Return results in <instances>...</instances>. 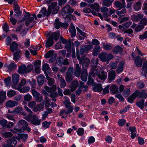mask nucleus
<instances>
[{
	"label": "nucleus",
	"instance_id": "obj_1",
	"mask_svg": "<svg viewBox=\"0 0 147 147\" xmlns=\"http://www.w3.org/2000/svg\"><path fill=\"white\" fill-rule=\"evenodd\" d=\"M48 35L50 36L46 42L47 48L49 47L52 45L53 43V38L55 40H57L59 38V33L57 31L56 32L52 33L49 32Z\"/></svg>",
	"mask_w": 147,
	"mask_h": 147
},
{
	"label": "nucleus",
	"instance_id": "obj_2",
	"mask_svg": "<svg viewBox=\"0 0 147 147\" xmlns=\"http://www.w3.org/2000/svg\"><path fill=\"white\" fill-rule=\"evenodd\" d=\"M59 7L57 6V2L51 3L48 6L47 16L48 17L51 13L53 15L57 13L59 11Z\"/></svg>",
	"mask_w": 147,
	"mask_h": 147
},
{
	"label": "nucleus",
	"instance_id": "obj_3",
	"mask_svg": "<svg viewBox=\"0 0 147 147\" xmlns=\"http://www.w3.org/2000/svg\"><path fill=\"white\" fill-rule=\"evenodd\" d=\"M33 68L32 65H28L27 67L24 65H22L19 67L18 72L20 74H27L30 72Z\"/></svg>",
	"mask_w": 147,
	"mask_h": 147
},
{
	"label": "nucleus",
	"instance_id": "obj_4",
	"mask_svg": "<svg viewBox=\"0 0 147 147\" xmlns=\"http://www.w3.org/2000/svg\"><path fill=\"white\" fill-rule=\"evenodd\" d=\"M74 68L72 67H70L67 69L66 73L65 79L66 82L68 83L73 80V74Z\"/></svg>",
	"mask_w": 147,
	"mask_h": 147
},
{
	"label": "nucleus",
	"instance_id": "obj_5",
	"mask_svg": "<svg viewBox=\"0 0 147 147\" xmlns=\"http://www.w3.org/2000/svg\"><path fill=\"white\" fill-rule=\"evenodd\" d=\"M7 144H5L3 147H14L17 143V141L15 138L12 137L7 140Z\"/></svg>",
	"mask_w": 147,
	"mask_h": 147
},
{
	"label": "nucleus",
	"instance_id": "obj_6",
	"mask_svg": "<svg viewBox=\"0 0 147 147\" xmlns=\"http://www.w3.org/2000/svg\"><path fill=\"white\" fill-rule=\"evenodd\" d=\"M18 124L22 129L23 131L27 130L28 132L30 131V129L28 127V123L25 121L21 120L19 121Z\"/></svg>",
	"mask_w": 147,
	"mask_h": 147
},
{
	"label": "nucleus",
	"instance_id": "obj_7",
	"mask_svg": "<svg viewBox=\"0 0 147 147\" xmlns=\"http://www.w3.org/2000/svg\"><path fill=\"white\" fill-rule=\"evenodd\" d=\"M90 60L87 57H82L79 61V63L82 65V69H86L90 63Z\"/></svg>",
	"mask_w": 147,
	"mask_h": 147
},
{
	"label": "nucleus",
	"instance_id": "obj_8",
	"mask_svg": "<svg viewBox=\"0 0 147 147\" xmlns=\"http://www.w3.org/2000/svg\"><path fill=\"white\" fill-rule=\"evenodd\" d=\"M31 119H30V121L32 124L38 125L40 124L41 120L39 119L38 117L35 115L31 116Z\"/></svg>",
	"mask_w": 147,
	"mask_h": 147
},
{
	"label": "nucleus",
	"instance_id": "obj_9",
	"mask_svg": "<svg viewBox=\"0 0 147 147\" xmlns=\"http://www.w3.org/2000/svg\"><path fill=\"white\" fill-rule=\"evenodd\" d=\"M74 11V9L72 8L70 6L67 5L64 7L62 9V14L65 15L68 13H71Z\"/></svg>",
	"mask_w": 147,
	"mask_h": 147
},
{
	"label": "nucleus",
	"instance_id": "obj_10",
	"mask_svg": "<svg viewBox=\"0 0 147 147\" xmlns=\"http://www.w3.org/2000/svg\"><path fill=\"white\" fill-rule=\"evenodd\" d=\"M91 67L90 72L89 73V74L92 76V77H95L96 76H98L99 74L98 69L95 65L93 66H91Z\"/></svg>",
	"mask_w": 147,
	"mask_h": 147
},
{
	"label": "nucleus",
	"instance_id": "obj_11",
	"mask_svg": "<svg viewBox=\"0 0 147 147\" xmlns=\"http://www.w3.org/2000/svg\"><path fill=\"white\" fill-rule=\"evenodd\" d=\"M25 24L26 26H30V28H32L34 24V18L32 17H27L25 19Z\"/></svg>",
	"mask_w": 147,
	"mask_h": 147
},
{
	"label": "nucleus",
	"instance_id": "obj_12",
	"mask_svg": "<svg viewBox=\"0 0 147 147\" xmlns=\"http://www.w3.org/2000/svg\"><path fill=\"white\" fill-rule=\"evenodd\" d=\"M88 74L86 69H82L80 76L81 80L84 82H86L87 80Z\"/></svg>",
	"mask_w": 147,
	"mask_h": 147
},
{
	"label": "nucleus",
	"instance_id": "obj_13",
	"mask_svg": "<svg viewBox=\"0 0 147 147\" xmlns=\"http://www.w3.org/2000/svg\"><path fill=\"white\" fill-rule=\"evenodd\" d=\"M74 67V75L76 77H79L81 74V68L78 64H76L75 65Z\"/></svg>",
	"mask_w": 147,
	"mask_h": 147
},
{
	"label": "nucleus",
	"instance_id": "obj_14",
	"mask_svg": "<svg viewBox=\"0 0 147 147\" xmlns=\"http://www.w3.org/2000/svg\"><path fill=\"white\" fill-rule=\"evenodd\" d=\"M140 93L138 90H136L135 92L131 95L129 97L128 101L129 102L131 103L138 96Z\"/></svg>",
	"mask_w": 147,
	"mask_h": 147
},
{
	"label": "nucleus",
	"instance_id": "obj_15",
	"mask_svg": "<svg viewBox=\"0 0 147 147\" xmlns=\"http://www.w3.org/2000/svg\"><path fill=\"white\" fill-rule=\"evenodd\" d=\"M121 1L122 3L118 1H115L114 3L115 6L119 8L120 9L123 8H125L126 6L125 0H121Z\"/></svg>",
	"mask_w": 147,
	"mask_h": 147
},
{
	"label": "nucleus",
	"instance_id": "obj_16",
	"mask_svg": "<svg viewBox=\"0 0 147 147\" xmlns=\"http://www.w3.org/2000/svg\"><path fill=\"white\" fill-rule=\"evenodd\" d=\"M69 32L71 33V36L72 38L76 36V31L75 28L73 24L71 23L69 26Z\"/></svg>",
	"mask_w": 147,
	"mask_h": 147
},
{
	"label": "nucleus",
	"instance_id": "obj_17",
	"mask_svg": "<svg viewBox=\"0 0 147 147\" xmlns=\"http://www.w3.org/2000/svg\"><path fill=\"white\" fill-rule=\"evenodd\" d=\"M24 107L25 109V110L29 113L28 115L26 117H24V118L27 121H29L30 120V117L32 115V111L27 106H25Z\"/></svg>",
	"mask_w": 147,
	"mask_h": 147
},
{
	"label": "nucleus",
	"instance_id": "obj_18",
	"mask_svg": "<svg viewBox=\"0 0 147 147\" xmlns=\"http://www.w3.org/2000/svg\"><path fill=\"white\" fill-rule=\"evenodd\" d=\"M22 51L19 49L17 50L13 54V59L16 61L19 60L22 56Z\"/></svg>",
	"mask_w": 147,
	"mask_h": 147
},
{
	"label": "nucleus",
	"instance_id": "obj_19",
	"mask_svg": "<svg viewBox=\"0 0 147 147\" xmlns=\"http://www.w3.org/2000/svg\"><path fill=\"white\" fill-rule=\"evenodd\" d=\"M144 15L141 14H139L137 15H133L131 16V19L134 22H138L143 18Z\"/></svg>",
	"mask_w": 147,
	"mask_h": 147
},
{
	"label": "nucleus",
	"instance_id": "obj_20",
	"mask_svg": "<svg viewBox=\"0 0 147 147\" xmlns=\"http://www.w3.org/2000/svg\"><path fill=\"white\" fill-rule=\"evenodd\" d=\"M78 85V81L76 80H74L69 86V88H71L70 91L71 92L74 91L76 89Z\"/></svg>",
	"mask_w": 147,
	"mask_h": 147
},
{
	"label": "nucleus",
	"instance_id": "obj_21",
	"mask_svg": "<svg viewBox=\"0 0 147 147\" xmlns=\"http://www.w3.org/2000/svg\"><path fill=\"white\" fill-rule=\"evenodd\" d=\"M18 104V102L9 100L7 101L6 103V106L7 107H13L17 106Z\"/></svg>",
	"mask_w": 147,
	"mask_h": 147
},
{
	"label": "nucleus",
	"instance_id": "obj_22",
	"mask_svg": "<svg viewBox=\"0 0 147 147\" xmlns=\"http://www.w3.org/2000/svg\"><path fill=\"white\" fill-rule=\"evenodd\" d=\"M110 90L111 94H115L119 92L118 87L114 84H113L111 86Z\"/></svg>",
	"mask_w": 147,
	"mask_h": 147
},
{
	"label": "nucleus",
	"instance_id": "obj_23",
	"mask_svg": "<svg viewBox=\"0 0 147 147\" xmlns=\"http://www.w3.org/2000/svg\"><path fill=\"white\" fill-rule=\"evenodd\" d=\"M135 64L136 67H141L142 62V61L141 58L139 56H137L136 57L135 60Z\"/></svg>",
	"mask_w": 147,
	"mask_h": 147
},
{
	"label": "nucleus",
	"instance_id": "obj_24",
	"mask_svg": "<svg viewBox=\"0 0 147 147\" xmlns=\"http://www.w3.org/2000/svg\"><path fill=\"white\" fill-rule=\"evenodd\" d=\"M12 81L14 85H16L19 80V76L18 74H14L12 75Z\"/></svg>",
	"mask_w": 147,
	"mask_h": 147
},
{
	"label": "nucleus",
	"instance_id": "obj_25",
	"mask_svg": "<svg viewBox=\"0 0 147 147\" xmlns=\"http://www.w3.org/2000/svg\"><path fill=\"white\" fill-rule=\"evenodd\" d=\"M116 76L115 72L114 71H110L108 74L109 81L111 82L115 79Z\"/></svg>",
	"mask_w": 147,
	"mask_h": 147
},
{
	"label": "nucleus",
	"instance_id": "obj_26",
	"mask_svg": "<svg viewBox=\"0 0 147 147\" xmlns=\"http://www.w3.org/2000/svg\"><path fill=\"white\" fill-rule=\"evenodd\" d=\"M45 81V78L42 75L38 76L37 79V82L39 86H42Z\"/></svg>",
	"mask_w": 147,
	"mask_h": 147
},
{
	"label": "nucleus",
	"instance_id": "obj_27",
	"mask_svg": "<svg viewBox=\"0 0 147 147\" xmlns=\"http://www.w3.org/2000/svg\"><path fill=\"white\" fill-rule=\"evenodd\" d=\"M107 53L103 52L99 54L98 57L100 60L103 62H106L107 61Z\"/></svg>",
	"mask_w": 147,
	"mask_h": 147
},
{
	"label": "nucleus",
	"instance_id": "obj_28",
	"mask_svg": "<svg viewBox=\"0 0 147 147\" xmlns=\"http://www.w3.org/2000/svg\"><path fill=\"white\" fill-rule=\"evenodd\" d=\"M141 2L139 1L134 4L133 6V8L135 11H138L141 9Z\"/></svg>",
	"mask_w": 147,
	"mask_h": 147
},
{
	"label": "nucleus",
	"instance_id": "obj_29",
	"mask_svg": "<svg viewBox=\"0 0 147 147\" xmlns=\"http://www.w3.org/2000/svg\"><path fill=\"white\" fill-rule=\"evenodd\" d=\"M47 80V83L49 86H51L54 84L55 80L53 78H50L48 74H46Z\"/></svg>",
	"mask_w": 147,
	"mask_h": 147
},
{
	"label": "nucleus",
	"instance_id": "obj_30",
	"mask_svg": "<svg viewBox=\"0 0 147 147\" xmlns=\"http://www.w3.org/2000/svg\"><path fill=\"white\" fill-rule=\"evenodd\" d=\"M89 6L92 9H94L96 11H99L100 10V5L97 3L90 4Z\"/></svg>",
	"mask_w": 147,
	"mask_h": 147
},
{
	"label": "nucleus",
	"instance_id": "obj_31",
	"mask_svg": "<svg viewBox=\"0 0 147 147\" xmlns=\"http://www.w3.org/2000/svg\"><path fill=\"white\" fill-rule=\"evenodd\" d=\"M107 74L106 72L102 71L100 74H99L98 77L101 80H105L107 78Z\"/></svg>",
	"mask_w": 147,
	"mask_h": 147
},
{
	"label": "nucleus",
	"instance_id": "obj_32",
	"mask_svg": "<svg viewBox=\"0 0 147 147\" xmlns=\"http://www.w3.org/2000/svg\"><path fill=\"white\" fill-rule=\"evenodd\" d=\"M44 106L43 104L40 103L37 105L36 106L34 107L33 111L35 112L39 111L43 109Z\"/></svg>",
	"mask_w": 147,
	"mask_h": 147
},
{
	"label": "nucleus",
	"instance_id": "obj_33",
	"mask_svg": "<svg viewBox=\"0 0 147 147\" xmlns=\"http://www.w3.org/2000/svg\"><path fill=\"white\" fill-rule=\"evenodd\" d=\"M18 44L15 42H13L10 45V51L11 52H13L17 50L18 48Z\"/></svg>",
	"mask_w": 147,
	"mask_h": 147
},
{
	"label": "nucleus",
	"instance_id": "obj_34",
	"mask_svg": "<svg viewBox=\"0 0 147 147\" xmlns=\"http://www.w3.org/2000/svg\"><path fill=\"white\" fill-rule=\"evenodd\" d=\"M124 63L123 61H121L119 65L118 68L116 70V71L118 73H119L123 71Z\"/></svg>",
	"mask_w": 147,
	"mask_h": 147
},
{
	"label": "nucleus",
	"instance_id": "obj_35",
	"mask_svg": "<svg viewBox=\"0 0 147 147\" xmlns=\"http://www.w3.org/2000/svg\"><path fill=\"white\" fill-rule=\"evenodd\" d=\"M32 98L31 95L29 94H26L24 97V101H23V104H26V103L25 101L28 102L32 99Z\"/></svg>",
	"mask_w": 147,
	"mask_h": 147
},
{
	"label": "nucleus",
	"instance_id": "obj_36",
	"mask_svg": "<svg viewBox=\"0 0 147 147\" xmlns=\"http://www.w3.org/2000/svg\"><path fill=\"white\" fill-rule=\"evenodd\" d=\"M120 9H118L116 11V13L118 16H123L125 13L127 12V10L125 8L119 11Z\"/></svg>",
	"mask_w": 147,
	"mask_h": 147
},
{
	"label": "nucleus",
	"instance_id": "obj_37",
	"mask_svg": "<svg viewBox=\"0 0 147 147\" xmlns=\"http://www.w3.org/2000/svg\"><path fill=\"white\" fill-rule=\"evenodd\" d=\"M100 46L96 47L94 48L93 50V55L94 56H97L100 52Z\"/></svg>",
	"mask_w": 147,
	"mask_h": 147
},
{
	"label": "nucleus",
	"instance_id": "obj_38",
	"mask_svg": "<svg viewBox=\"0 0 147 147\" xmlns=\"http://www.w3.org/2000/svg\"><path fill=\"white\" fill-rule=\"evenodd\" d=\"M113 51L114 53L117 54L119 52H122L123 51V49L121 47L117 46L114 48Z\"/></svg>",
	"mask_w": 147,
	"mask_h": 147
},
{
	"label": "nucleus",
	"instance_id": "obj_39",
	"mask_svg": "<svg viewBox=\"0 0 147 147\" xmlns=\"http://www.w3.org/2000/svg\"><path fill=\"white\" fill-rule=\"evenodd\" d=\"M144 28V26L139 23V24L135 28L134 30L135 31L138 32L142 30Z\"/></svg>",
	"mask_w": 147,
	"mask_h": 147
},
{
	"label": "nucleus",
	"instance_id": "obj_40",
	"mask_svg": "<svg viewBox=\"0 0 147 147\" xmlns=\"http://www.w3.org/2000/svg\"><path fill=\"white\" fill-rule=\"evenodd\" d=\"M15 12L16 14L15 16H16L17 17H19L22 14V11L20 10V7H16L14 8Z\"/></svg>",
	"mask_w": 147,
	"mask_h": 147
},
{
	"label": "nucleus",
	"instance_id": "obj_41",
	"mask_svg": "<svg viewBox=\"0 0 147 147\" xmlns=\"http://www.w3.org/2000/svg\"><path fill=\"white\" fill-rule=\"evenodd\" d=\"M139 98L146 99L147 98V94L144 90H142L140 92Z\"/></svg>",
	"mask_w": 147,
	"mask_h": 147
},
{
	"label": "nucleus",
	"instance_id": "obj_42",
	"mask_svg": "<svg viewBox=\"0 0 147 147\" xmlns=\"http://www.w3.org/2000/svg\"><path fill=\"white\" fill-rule=\"evenodd\" d=\"M112 2L110 0H103L102 4L107 7L110 6L112 4Z\"/></svg>",
	"mask_w": 147,
	"mask_h": 147
},
{
	"label": "nucleus",
	"instance_id": "obj_43",
	"mask_svg": "<svg viewBox=\"0 0 147 147\" xmlns=\"http://www.w3.org/2000/svg\"><path fill=\"white\" fill-rule=\"evenodd\" d=\"M23 109L21 107H18L16 108L12 112L20 114L22 111H23Z\"/></svg>",
	"mask_w": 147,
	"mask_h": 147
},
{
	"label": "nucleus",
	"instance_id": "obj_44",
	"mask_svg": "<svg viewBox=\"0 0 147 147\" xmlns=\"http://www.w3.org/2000/svg\"><path fill=\"white\" fill-rule=\"evenodd\" d=\"M130 88H127L123 91V95L125 97H127L130 95Z\"/></svg>",
	"mask_w": 147,
	"mask_h": 147
},
{
	"label": "nucleus",
	"instance_id": "obj_45",
	"mask_svg": "<svg viewBox=\"0 0 147 147\" xmlns=\"http://www.w3.org/2000/svg\"><path fill=\"white\" fill-rule=\"evenodd\" d=\"M102 89L101 85L100 84H98L94 88V90L95 92H100L102 91Z\"/></svg>",
	"mask_w": 147,
	"mask_h": 147
},
{
	"label": "nucleus",
	"instance_id": "obj_46",
	"mask_svg": "<svg viewBox=\"0 0 147 147\" xmlns=\"http://www.w3.org/2000/svg\"><path fill=\"white\" fill-rule=\"evenodd\" d=\"M63 58L61 57H59L57 59L56 63L59 65L61 66L63 64Z\"/></svg>",
	"mask_w": 147,
	"mask_h": 147
},
{
	"label": "nucleus",
	"instance_id": "obj_47",
	"mask_svg": "<svg viewBox=\"0 0 147 147\" xmlns=\"http://www.w3.org/2000/svg\"><path fill=\"white\" fill-rule=\"evenodd\" d=\"M144 100L143 99H142L140 101L136 102V105L141 109H142L144 108Z\"/></svg>",
	"mask_w": 147,
	"mask_h": 147
},
{
	"label": "nucleus",
	"instance_id": "obj_48",
	"mask_svg": "<svg viewBox=\"0 0 147 147\" xmlns=\"http://www.w3.org/2000/svg\"><path fill=\"white\" fill-rule=\"evenodd\" d=\"M54 25H55V28L57 29L59 28L61 26V23L59 21V18H57L56 19Z\"/></svg>",
	"mask_w": 147,
	"mask_h": 147
},
{
	"label": "nucleus",
	"instance_id": "obj_49",
	"mask_svg": "<svg viewBox=\"0 0 147 147\" xmlns=\"http://www.w3.org/2000/svg\"><path fill=\"white\" fill-rule=\"evenodd\" d=\"M140 24L144 26L147 25V18H142L139 22Z\"/></svg>",
	"mask_w": 147,
	"mask_h": 147
},
{
	"label": "nucleus",
	"instance_id": "obj_50",
	"mask_svg": "<svg viewBox=\"0 0 147 147\" xmlns=\"http://www.w3.org/2000/svg\"><path fill=\"white\" fill-rule=\"evenodd\" d=\"M12 135V134L10 132H5L2 134V136L6 138L11 137Z\"/></svg>",
	"mask_w": 147,
	"mask_h": 147
},
{
	"label": "nucleus",
	"instance_id": "obj_51",
	"mask_svg": "<svg viewBox=\"0 0 147 147\" xmlns=\"http://www.w3.org/2000/svg\"><path fill=\"white\" fill-rule=\"evenodd\" d=\"M17 67L16 65L14 63H12L10 64L9 66L8 71H11Z\"/></svg>",
	"mask_w": 147,
	"mask_h": 147
},
{
	"label": "nucleus",
	"instance_id": "obj_52",
	"mask_svg": "<svg viewBox=\"0 0 147 147\" xmlns=\"http://www.w3.org/2000/svg\"><path fill=\"white\" fill-rule=\"evenodd\" d=\"M92 76L90 75L89 74H88V82H87V84L88 85H90L92 84L94 82L93 79L92 78Z\"/></svg>",
	"mask_w": 147,
	"mask_h": 147
},
{
	"label": "nucleus",
	"instance_id": "obj_53",
	"mask_svg": "<svg viewBox=\"0 0 147 147\" xmlns=\"http://www.w3.org/2000/svg\"><path fill=\"white\" fill-rule=\"evenodd\" d=\"M63 103L65 105V107L67 109L68 107L72 106L71 105V103L68 100H66L63 101Z\"/></svg>",
	"mask_w": 147,
	"mask_h": 147
},
{
	"label": "nucleus",
	"instance_id": "obj_54",
	"mask_svg": "<svg viewBox=\"0 0 147 147\" xmlns=\"http://www.w3.org/2000/svg\"><path fill=\"white\" fill-rule=\"evenodd\" d=\"M30 89V88L29 87H24L20 89V91L22 93H25L28 92L29 91Z\"/></svg>",
	"mask_w": 147,
	"mask_h": 147
},
{
	"label": "nucleus",
	"instance_id": "obj_55",
	"mask_svg": "<svg viewBox=\"0 0 147 147\" xmlns=\"http://www.w3.org/2000/svg\"><path fill=\"white\" fill-rule=\"evenodd\" d=\"M16 94V92L15 91L11 90L9 91L7 93V95L8 97H12L15 95Z\"/></svg>",
	"mask_w": 147,
	"mask_h": 147
},
{
	"label": "nucleus",
	"instance_id": "obj_56",
	"mask_svg": "<svg viewBox=\"0 0 147 147\" xmlns=\"http://www.w3.org/2000/svg\"><path fill=\"white\" fill-rule=\"evenodd\" d=\"M11 78L9 76H8L7 78L5 79L4 82L6 85L8 86H9L11 84Z\"/></svg>",
	"mask_w": 147,
	"mask_h": 147
},
{
	"label": "nucleus",
	"instance_id": "obj_57",
	"mask_svg": "<svg viewBox=\"0 0 147 147\" xmlns=\"http://www.w3.org/2000/svg\"><path fill=\"white\" fill-rule=\"evenodd\" d=\"M19 138L20 139H22L25 141L28 137V135L27 134H20L19 135Z\"/></svg>",
	"mask_w": 147,
	"mask_h": 147
},
{
	"label": "nucleus",
	"instance_id": "obj_58",
	"mask_svg": "<svg viewBox=\"0 0 147 147\" xmlns=\"http://www.w3.org/2000/svg\"><path fill=\"white\" fill-rule=\"evenodd\" d=\"M126 121L123 119H119L118 121V124L119 126L124 125Z\"/></svg>",
	"mask_w": 147,
	"mask_h": 147
},
{
	"label": "nucleus",
	"instance_id": "obj_59",
	"mask_svg": "<svg viewBox=\"0 0 147 147\" xmlns=\"http://www.w3.org/2000/svg\"><path fill=\"white\" fill-rule=\"evenodd\" d=\"M142 70L145 74H147V61L144 63L142 65Z\"/></svg>",
	"mask_w": 147,
	"mask_h": 147
},
{
	"label": "nucleus",
	"instance_id": "obj_60",
	"mask_svg": "<svg viewBox=\"0 0 147 147\" xmlns=\"http://www.w3.org/2000/svg\"><path fill=\"white\" fill-rule=\"evenodd\" d=\"M40 64L41 61L39 60H37L34 62V65L35 68H40Z\"/></svg>",
	"mask_w": 147,
	"mask_h": 147
},
{
	"label": "nucleus",
	"instance_id": "obj_61",
	"mask_svg": "<svg viewBox=\"0 0 147 147\" xmlns=\"http://www.w3.org/2000/svg\"><path fill=\"white\" fill-rule=\"evenodd\" d=\"M84 129L82 128H80L78 129L77 133V134L80 136H82L84 133Z\"/></svg>",
	"mask_w": 147,
	"mask_h": 147
},
{
	"label": "nucleus",
	"instance_id": "obj_62",
	"mask_svg": "<svg viewBox=\"0 0 147 147\" xmlns=\"http://www.w3.org/2000/svg\"><path fill=\"white\" fill-rule=\"evenodd\" d=\"M31 92L33 97L35 98L37 97L38 96L40 95V93L37 92L35 89H32L31 91Z\"/></svg>",
	"mask_w": 147,
	"mask_h": 147
},
{
	"label": "nucleus",
	"instance_id": "obj_63",
	"mask_svg": "<svg viewBox=\"0 0 147 147\" xmlns=\"http://www.w3.org/2000/svg\"><path fill=\"white\" fill-rule=\"evenodd\" d=\"M147 38V31L145 32L143 34L139 36V38L140 40H143Z\"/></svg>",
	"mask_w": 147,
	"mask_h": 147
},
{
	"label": "nucleus",
	"instance_id": "obj_64",
	"mask_svg": "<svg viewBox=\"0 0 147 147\" xmlns=\"http://www.w3.org/2000/svg\"><path fill=\"white\" fill-rule=\"evenodd\" d=\"M53 51L50 50L45 55V57L47 58H49L52 56L53 54Z\"/></svg>",
	"mask_w": 147,
	"mask_h": 147
}]
</instances>
